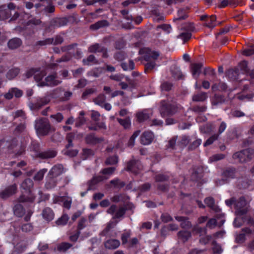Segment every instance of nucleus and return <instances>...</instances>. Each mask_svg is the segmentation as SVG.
<instances>
[{"label": "nucleus", "mask_w": 254, "mask_h": 254, "mask_svg": "<svg viewBox=\"0 0 254 254\" xmlns=\"http://www.w3.org/2000/svg\"><path fill=\"white\" fill-rule=\"evenodd\" d=\"M170 176L166 174H159L155 176L154 179L156 182H163L168 181Z\"/></svg>", "instance_id": "obj_41"}, {"label": "nucleus", "mask_w": 254, "mask_h": 254, "mask_svg": "<svg viewBox=\"0 0 254 254\" xmlns=\"http://www.w3.org/2000/svg\"><path fill=\"white\" fill-rule=\"evenodd\" d=\"M127 209L128 208L126 207V206L120 207L119 209L116 212L113 218L119 219L122 217H123Z\"/></svg>", "instance_id": "obj_42"}, {"label": "nucleus", "mask_w": 254, "mask_h": 254, "mask_svg": "<svg viewBox=\"0 0 254 254\" xmlns=\"http://www.w3.org/2000/svg\"><path fill=\"white\" fill-rule=\"evenodd\" d=\"M109 25V23L107 20H101L91 24L90 28L93 30H96L101 28L107 27Z\"/></svg>", "instance_id": "obj_29"}, {"label": "nucleus", "mask_w": 254, "mask_h": 254, "mask_svg": "<svg viewBox=\"0 0 254 254\" xmlns=\"http://www.w3.org/2000/svg\"><path fill=\"white\" fill-rule=\"evenodd\" d=\"M237 171L235 167L229 166L223 169L221 172L222 179L215 181L217 186H220L228 183L231 180L236 178Z\"/></svg>", "instance_id": "obj_4"}, {"label": "nucleus", "mask_w": 254, "mask_h": 254, "mask_svg": "<svg viewBox=\"0 0 254 254\" xmlns=\"http://www.w3.org/2000/svg\"><path fill=\"white\" fill-rule=\"evenodd\" d=\"M159 110L162 117L172 116L178 112L179 107L175 102L161 100Z\"/></svg>", "instance_id": "obj_2"}, {"label": "nucleus", "mask_w": 254, "mask_h": 254, "mask_svg": "<svg viewBox=\"0 0 254 254\" xmlns=\"http://www.w3.org/2000/svg\"><path fill=\"white\" fill-rule=\"evenodd\" d=\"M191 32H183L178 36V38L181 39L183 41V43L185 44L191 38Z\"/></svg>", "instance_id": "obj_44"}, {"label": "nucleus", "mask_w": 254, "mask_h": 254, "mask_svg": "<svg viewBox=\"0 0 254 254\" xmlns=\"http://www.w3.org/2000/svg\"><path fill=\"white\" fill-rule=\"evenodd\" d=\"M128 64L126 62L121 64V66L124 71H130L135 68V64L133 60H129Z\"/></svg>", "instance_id": "obj_38"}, {"label": "nucleus", "mask_w": 254, "mask_h": 254, "mask_svg": "<svg viewBox=\"0 0 254 254\" xmlns=\"http://www.w3.org/2000/svg\"><path fill=\"white\" fill-rule=\"evenodd\" d=\"M50 100L48 97L37 98L35 102H31L29 104L30 108L32 110H38L43 106L48 104Z\"/></svg>", "instance_id": "obj_13"}, {"label": "nucleus", "mask_w": 254, "mask_h": 254, "mask_svg": "<svg viewBox=\"0 0 254 254\" xmlns=\"http://www.w3.org/2000/svg\"><path fill=\"white\" fill-rule=\"evenodd\" d=\"M216 20V15H212L208 17L207 21L206 22L205 25L208 28H213L216 26L215 21Z\"/></svg>", "instance_id": "obj_45"}, {"label": "nucleus", "mask_w": 254, "mask_h": 254, "mask_svg": "<svg viewBox=\"0 0 254 254\" xmlns=\"http://www.w3.org/2000/svg\"><path fill=\"white\" fill-rule=\"evenodd\" d=\"M35 128L38 135H47L51 130V125L48 119L41 118L35 121Z\"/></svg>", "instance_id": "obj_6"}, {"label": "nucleus", "mask_w": 254, "mask_h": 254, "mask_svg": "<svg viewBox=\"0 0 254 254\" xmlns=\"http://www.w3.org/2000/svg\"><path fill=\"white\" fill-rule=\"evenodd\" d=\"M127 58V54L124 51L116 52L114 55V58L118 62H122Z\"/></svg>", "instance_id": "obj_48"}, {"label": "nucleus", "mask_w": 254, "mask_h": 254, "mask_svg": "<svg viewBox=\"0 0 254 254\" xmlns=\"http://www.w3.org/2000/svg\"><path fill=\"white\" fill-rule=\"evenodd\" d=\"M13 116L14 120L18 119L20 121V124L16 126L14 130L15 134H20L24 130L26 127L25 124L26 119L25 114L22 110H17L15 112L13 113Z\"/></svg>", "instance_id": "obj_9"}, {"label": "nucleus", "mask_w": 254, "mask_h": 254, "mask_svg": "<svg viewBox=\"0 0 254 254\" xmlns=\"http://www.w3.org/2000/svg\"><path fill=\"white\" fill-rule=\"evenodd\" d=\"M212 244L213 245L212 248L213 254H221L222 253L221 247L214 241L212 242Z\"/></svg>", "instance_id": "obj_64"}, {"label": "nucleus", "mask_w": 254, "mask_h": 254, "mask_svg": "<svg viewBox=\"0 0 254 254\" xmlns=\"http://www.w3.org/2000/svg\"><path fill=\"white\" fill-rule=\"evenodd\" d=\"M23 95V91L16 87L11 88L8 92L4 95V97L8 100L12 99L14 96L16 98H20Z\"/></svg>", "instance_id": "obj_18"}, {"label": "nucleus", "mask_w": 254, "mask_h": 254, "mask_svg": "<svg viewBox=\"0 0 254 254\" xmlns=\"http://www.w3.org/2000/svg\"><path fill=\"white\" fill-rule=\"evenodd\" d=\"M54 41L53 38H46L44 40H40L36 42L33 45L34 50H38L39 47L46 46L47 45L52 44Z\"/></svg>", "instance_id": "obj_27"}, {"label": "nucleus", "mask_w": 254, "mask_h": 254, "mask_svg": "<svg viewBox=\"0 0 254 254\" xmlns=\"http://www.w3.org/2000/svg\"><path fill=\"white\" fill-rule=\"evenodd\" d=\"M154 138V135L151 131H144L140 136V143L144 145H147L152 143Z\"/></svg>", "instance_id": "obj_15"}, {"label": "nucleus", "mask_w": 254, "mask_h": 254, "mask_svg": "<svg viewBox=\"0 0 254 254\" xmlns=\"http://www.w3.org/2000/svg\"><path fill=\"white\" fill-rule=\"evenodd\" d=\"M173 84L169 81H164L161 85V88L162 91L169 92L172 90Z\"/></svg>", "instance_id": "obj_56"}, {"label": "nucleus", "mask_w": 254, "mask_h": 254, "mask_svg": "<svg viewBox=\"0 0 254 254\" xmlns=\"http://www.w3.org/2000/svg\"><path fill=\"white\" fill-rule=\"evenodd\" d=\"M225 101L224 96L215 94L211 99V103L213 106L221 105Z\"/></svg>", "instance_id": "obj_31"}, {"label": "nucleus", "mask_w": 254, "mask_h": 254, "mask_svg": "<svg viewBox=\"0 0 254 254\" xmlns=\"http://www.w3.org/2000/svg\"><path fill=\"white\" fill-rule=\"evenodd\" d=\"M20 72V68L14 67L9 69L6 74V77L8 80H12L16 77Z\"/></svg>", "instance_id": "obj_34"}, {"label": "nucleus", "mask_w": 254, "mask_h": 254, "mask_svg": "<svg viewBox=\"0 0 254 254\" xmlns=\"http://www.w3.org/2000/svg\"><path fill=\"white\" fill-rule=\"evenodd\" d=\"M72 246V245L69 243L63 242L58 246L57 250L59 252H64L70 249Z\"/></svg>", "instance_id": "obj_49"}, {"label": "nucleus", "mask_w": 254, "mask_h": 254, "mask_svg": "<svg viewBox=\"0 0 254 254\" xmlns=\"http://www.w3.org/2000/svg\"><path fill=\"white\" fill-rule=\"evenodd\" d=\"M118 162V158L117 156H112L108 157L105 161L107 165H115Z\"/></svg>", "instance_id": "obj_60"}, {"label": "nucleus", "mask_w": 254, "mask_h": 254, "mask_svg": "<svg viewBox=\"0 0 254 254\" xmlns=\"http://www.w3.org/2000/svg\"><path fill=\"white\" fill-rule=\"evenodd\" d=\"M206 109L207 107L204 104H194L190 107V110L196 113L205 112Z\"/></svg>", "instance_id": "obj_36"}, {"label": "nucleus", "mask_w": 254, "mask_h": 254, "mask_svg": "<svg viewBox=\"0 0 254 254\" xmlns=\"http://www.w3.org/2000/svg\"><path fill=\"white\" fill-rule=\"evenodd\" d=\"M64 198L63 197H58L55 198L56 202H63V206L65 208L69 209L71 207V201L68 200H64Z\"/></svg>", "instance_id": "obj_55"}, {"label": "nucleus", "mask_w": 254, "mask_h": 254, "mask_svg": "<svg viewBox=\"0 0 254 254\" xmlns=\"http://www.w3.org/2000/svg\"><path fill=\"white\" fill-rule=\"evenodd\" d=\"M118 122L122 125L125 129H128L130 127L131 122L129 118L126 119H117Z\"/></svg>", "instance_id": "obj_54"}, {"label": "nucleus", "mask_w": 254, "mask_h": 254, "mask_svg": "<svg viewBox=\"0 0 254 254\" xmlns=\"http://www.w3.org/2000/svg\"><path fill=\"white\" fill-rule=\"evenodd\" d=\"M17 186L16 184L8 186L4 190L0 191V198L6 199L16 193Z\"/></svg>", "instance_id": "obj_12"}, {"label": "nucleus", "mask_w": 254, "mask_h": 254, "mask_svg": "<svg viewBox=\"0 0 254 254\" xmlns=\"http://www.w3.org/2000/svg\"><path fill=\"white\" fill-rule=\"evenodd\" d=\"M106 97L104 94H99L95 99L94 102L96 104L103 107V104L105 103Z\"/></svg>", "instance_id": "obj_50"}, {"label": "nucleus", "mask_w": 254, "mask_h": 254, "mask_svg": "<svg viewBox=\"0 0 254 254\" xmlns=\"http://www.w3.org/2000/svg\"><path fill=\"white\" fill-rule=\"evenodd\" d=\"M105 67H98L93 68L87 73V76L99 77L105 71Z\"/></svg>", "instance_id": "obj_25"}, {"label": "nucleus", "mask_w": 254, "mask_h": 254, "mask_svg": "<svg viewBox=\"0 0 254 254\" xmlns=\"http://www.w3.org/2000/svg\"><path fill=\"white\" fill-rule=\"evenodd\" d=\"M151 115V114L149 113L147 111H143L141 112H139L136 114L137 120L139 123L143 122L149 119Z\"/></svg>", "instance_id": "obj_33"}, {"label": "nucleus", "mask_w": 254, "mask_h": 254, "mask_svg": "<svg viewBox=\"0 0 254 254\" xmlns=\"http://www.w3.org/2000/svg\"><path fill=\"white\" fill-rule=\"evenodd\" d=\"M58 178H54L49 175L46 177L45 188L47 190H50L55 188L58 184Z\"/></svg>", "instance_id": "obj_19"}, {"label": "nucleus", "mask_w": 254, "mask_h": 254, "mask_svg": "<svg viewBox=\"0 0 254 254\" xmlns=\"http://www.w3.org/2000/svg\"><path fill=\"white\" fill-rule=\"evenodd\" d=\"M175 218L177 221L181 222V226L182 228L190 229L191 227V224L188 220V217L177 216Z\"/></svg>", "instance_id": "obj_24"}, {"label": "nucleus", "mask_w": 254, "mask_h": 254, "mask_svg": "<svg viewBox=\"0 0 254 254\" xmlns=\"http://www.w3.org/2000/svg\"><path fill=\"white\" fill-rule=\"evenodd\" d=\"M108 179V177L105 176L97 175L93 177L92 179L89 180L88 182V189L87 190H94L96 189V186L100 182H102Z\"/></svg>", "instance_id": "obj_14"}, {"label": "nucleus", "mask_w": 254, "mask_h": 254, "mask_svg": "<svg viewBox=\"0 0 254 254\" xmlns=\"http://www.w3.org/2000/svg\"><path fill=\"white\" fill-rule=\"evenodd\" d=\"M34 183L30 178L25 179L21 183L20 188L21 194L18 200L19 202H33L35 196L32 193Z\"/></svg>", "instance_id": "obj_1"}, {"label": "nucleus", "mask_w": 254, "mask_h": 254, "mask_svg": "<svg viewBox=\"0 0 254 254\" xmlns=\"http://www.w3.org/2000/svg\"><path fill=\"white\" fill-rule=\"evenodd\" d=\"M11 12L9 10L0 11V20H5L11 15Z\"/></svg>", "instance_id": "obj_59"}, {"label": "nucleus", "mask_w": 254, "mask_h": 254, "mask_svg": "<svg viewBox=\"0 0 254 254\" xmlns=\"http://www.w3.org/2000/svg\"><path fill=\"white\" fill-rule=\"evenodd\" d=\"M47 74L46 71L44 69L41 70V68L40 67V69L39 71H37L34 76V78L35 81L37 83V85L40 87V83L42 82H44V80H43V78L46 76Z\"/></svg>", "instance_id": "obj_30"}, {"label": "nucleus", "mask_w": 254, "mask_h": 254, "mask_svg": "<svg viewBox=\"0 0 254 254\" xmlns=\"http://www.w3.org/2000/svg\"><path fill=\"white\" fill-rule=\"evenodd\" d=\"M103 46L98 43H96L95 44L91 45L88 48V51L90 53H96L97 52L100 53L102 51V49L103 48Z\"/></svg>", "instance_id": "obj_46"}, {"label": "nucleus", "mask_w": 254, "mask_h": 254, "mask_svg": "<svg viewBox=\"0 0 254 254\" xmlns=\"http://www.w3.org/2000/svg\"><path fill=\"white\" fill-rule=\"evenodd\" d=\"M62 82V80L59 78L57 73L54 72L45 77L44 82L40 83V87H55L60 84Z\"/></svg>", "instance_id": "obj_10"}, {"label": "nucleus", "mask_w": 254, "mask_h": 254, "mask_svg": "<svg viewBox=\"0 0 254 254\" xmlns=\"http://www.w3.org/2000/svg\"><path fill=\"white\" fill-rule=\"evenodd\" d=\"M171 72L172 76L177 80L184 79V75L183 74L180 68L177 66H174L172 67Z\"/></svg>", "instance_id": "obj_26"}, {"label": "nucleus", "mask_w": 254, "mask_h": 254, "mask_svg": "<svg viewBox=\"0 0 254 254\" xmlns=\"http://www.w3.org/2000/svg\"><path fill=\"white\" fill-rule=\"evenodd\" d=\"M254 155V150L251 148L243 149L233 154L232 157L240 163H245L252 160Z\"/></svg>", "instance_id": "obj_7"}, {"label": "nucleus", "mask_w": 254, "mask_h": 254, "mask_svg": "<svg viewBox=\"0 0 254 254\" xmlns=\"http://www.w3.org/2000/svg\"><path fill=\"white\" fill-rule=\"evenodd\" d=\"M69 21L68 18L55 17L51 20L48 25L45 27L47 32H50L54 29L66 25Z\"/></svg>", "instance_id": "obj_8"}, {"label": "nucleus", "mask_w": 254, "mask_h": 254, "mask_svg": "<svg viewBox=\"0 0 254 254\" xmlns=\"http://www.w3.org/2000/svg\"><path fill=\"white\" fill-rule=\"evenodd\" d=\"M69 217L67 214H64L56 221V223L57 225H65L68 221Z\"/></svg>", "instance_id": "obj_51"}, {"label": "nucleus", "mask_w": 254, "mask_h": 254, "mask_svg": "<svg viewBox=\"0 0 254 254\" xmlns=\"http://www.w3.org/2000/svg\"><path fill=\"white\" fill-rule=\"evenodd\" d=\"M246 200L244 196H241L237 201H236L235 208L246 207Z\"/></svg>", "instance_id": "obj_53"}, {"label": "nucleus", "mask_w": 254, "mask_h": 254, "mask_svg": "<svg viewBox=\"0 0 254 254\" xmlns=\"http://www.w3.org/2000/svg\"><path fill=\"white\" fill-rule=\"evenodd\" d=\"M47 169L44 168L40 170L34 176L35 181H40L43 180L45 173L47 172Z\"/></svg>", "instance_id": "obj_47"}, {"label": "nucleus", "mask_w": 254, "mask_h": 254, "mask_svg": "<svg viewBox=\"0 0 254 254\" xmlns=\"http://www.w3.org/2000/svg\"><path fill=\"white\" fill-rule=\"evenodd\" d=\"M207 98V94L205 92H200L194 94L192 96V101L194 102H203Z\"/></svg>", "instance_id": "obj_39"}, {"label": "nucleus", "mask_w": 254, "mask_h": 254, "mask_svg": "<svg viewBox=\"0 0 254 254\" xmlns=\"http://www.w3.org/2000/svg\"><path fill=\"white\" fill-rule=\"evenodd\" d=\"M178 17L174 19V20H185L188 17V15L184 9H180L178 10L177 12Z\"/></svg>", "instance_id": "obj_52"}, {"label": "nucleus", "mask_w": 254, "mask_h": 254, "mask_svg": "<svg viewBox=\"0 0 254 254\" xmlns=\"http://www.w3.org/2000/svg\"><path fill=\"white\" fill-rule=\"evenodd\" d=\"M86 143L91 145H95L104 141L103 137H97L95 134L91 133L86 135L85 138Z\"/></svg>", "instance_id": "obj_20"}, {"label": "nucleus", "mask_w": 254, "mask_h": 254, "mask_svg": "<svg viewBox=\"0 0 254 254\" xmlns=\"http://www.w3.org/2000/svg\"><path fill=\"white\" fill-rule=\"evenodd\" d=\"M13 210L14 215L18 217H22L25 213L24 208L23 205L20 203L15 204Z\"/></svg>", "instance_id": "obj_28"}, {"label": "nucleus", "mask_w": 254, "mask_h": 254, "mask_svg": "<svg viewBox=\"0 0 254 254\" xmlns=\"http://www.w3.org/2000/svg\"><path fill=\"white\" fill-rule=\"evenodd\" d=\"M253 231L249 227H245L241 229V232L237 235L236 237V241L237 243L242 244L244 243L246 240V235H251Z\"/></svg>", "instance_id": "obj_16"}, {"label": "nucleus", "mask_w": 254, "mask_h": 254, "mask_svg": "<svg viewBox=\"0 0 254 254\" xmlns=\"http://www.w3.org/2000/svg\"><path fill=\"white\" fill-rule=\"evenodd\" d=\"M203 73L204 75H209L211 77H214L216 74L215 69L210 67L204 68Z\"/></svg>", "instance_id": "obj_62"}, {"label": "nucleus", "mask_w": 254, "mask_h": 254, "mask_svg": "<svg viewBox=\"0 0 254 254\" xmlns=\"http://www.w3.org/2000/svg\"><path fill=\"white\" fill-rule=\"evenodd\" d=\"M120 245V242L117 239H109L104 243L105 247L110 250H114L118 248Z\"/></svg>", "instance_id": "obj_22"}, {"label": "nucleus", "mask_w": 254, "mask_h": 254, "mask_svg": "<svg viewBox=\"0 0 254 254\" xmlns=\"http://www.w3.org/2000/svg\"><path fill=\"white\" fill-rule=\"evenodd\" d=\"M219 137V134H214L209 137L204 143V146H207L212 144L215 140H217Z\"/></svg>", "instance_id": "obj_61"}, {"label": "nucleus", "mask_w": 254, "mask_h": 254, "mask_svg": "<svg viewBox=\"0 0 254 254\" xmlns=\"http://www.w3.org/2000/svg\"><path fill=\"white\" fill-rule=\"evenodd\" d=\"M63 171L64 167L62 164H56L51 169L48 175L54 178H58L59 176L63 174Z\"/></svg>", "instance_id": "obj_17"}, {"label": "nucleus", "mask_w": 254, "mask_h": 254, "mask_svg": "<svg viewBox=\"0 0 254 254\" xmlns=\"http://www.w3.org/2000/svg\"><path fill=\"white\" fill-rule=\"evenodd\" d=\"M191 236V233L188 231H180L178 233L179 239L184 243L187 242Z\"/></svg>", "instance_id": "obj_35"}, {"label": "nucleus", "mask_w": 254, "mask_h": 254, "mask_svg": "<svg viewBox=\"0 0 254 254\" xmlns=\"http://www.w3.org/2000/svg\"><path fill=\"white\" fill-rule=\"evenodd\" d=\"M82 154L83 159H86L89 156L94 155V153L91 149L83 148Z\"/></svg>", "instance_id": "obj_63"}, {"label": "nucleus", "mask_w": 254, "mask_h": 254, "mask_svg": "<svg viewBox=\"0 0 254 254\" xmlns=\"http://www.w3.org/2000/svg\"><path fill=\"white\" fill-rule=\"evenodd\" d=\"M42 215L44 219L48 221H52L54 217V213L53 210L49 208H44L42 212Z\"/></svg>", "instance_id": "obj_32"}, {"label": "nucleus", "mask_w": 254, "mask_h": 254, "mask_svg": "<svg viewBox=\"0 0 254 254\" xmlns=\"http://www.w3.org/2000/svg\"><path fill=\"white\" fill-rule=\"evenodd\" d=\"M204 203L211 210L217 211V207L215 205V199L211 196H208L204 199Z\"/></svg>", "instance_id": "obj_37"}, {"label": "nucleus", "mask_w": 254, "mask_h": 254, "mask_svg": "<svg viewBox=\"0 0 254 254\" xmlns=\"http://www.w3.org/2000/svg\"><path fill=\"white\" fill-rule=\"evenodd\" d=\"M203 64L202 63H194L191 65V71L193 77L197 79L200 73L201 68L203 67Z\"/></svg>", "instance_id": "obj_21"}, {"label": "nucleus", "mask_w": 254, "mask_h": 254, "mask_svg": "<svg viewBox=\"0 0 254 254\" xmlns=\"http://www.w3.org/2000/svg\"><path fill=\"white\" fill-rule=\"evenodd\" d=\"M110 184L113 185L115 188L119 189L124 188L126 185L125 182L121 181L118 178H115L112 180L110 181Z\"/></svg>", "instance_id": "obj_40"}, {"label": "nucleus", "mask_w": 254, "mask_h": 254, "mask_svg": "<svg viewBox=\"0 0 254 254\" xmlns=\"http://www.w3.org/2000/svg\"><path fill=\"white\" fill-rule=\"evenodd\" d=\"M125 195L123 194H119L114 195L111 198L112 202L118 203L119 202H124L125 201Z\"/></svg>", "instance_id": "obj_58"}, {"label": "nucleus", "mask_w": 254, "mask_h": 254, "mask_svg": "<svg viewBox=\"0 0 254 254\" xmlns=\"http://www.w3.org/2000/svg\"><path fill=\"white\" fill-rule=\"evenodd\" d=\"M5 144L9 152L14 153L16 156H19L25 152V146L22 144L19 145L16 137L6 140Z\"/></svg>", "instance_id": "obj_5"}, {"label": "nucleus", "mask_w": 254, "mask_h": 254, "mask_svg": "<svg viewBox=\"0 0 254 254\" xmlns=\"http://www.w3.org/2000/svg\"><path fill=\"white\" fill-rule=\"evenodd\" d=\"M190 140L189 136L183 135L181 137V140L178 141V144L181 147H185L189 143Z\"/></svg>", "instance_id": "obj_57"}, {"label": "nucleus", "mask_w": 254, "mask_h": 254, "mask_svg": "<svg viewBox=\"0 0 254 254\" xmlns=\"http://www.w3.org/2000/svg\"><path fill=\"white\" fill-rule=\"evenodd\" d=\"M227 85L225 83L223 82H219L218 84H213L212 87V89L213 90H218L219 91H225L227 90Z\"/></svg>", "instance_id": "obj_43"}, {"label": "nucleus", "mask_w": 254, "mask_h": 254, "mask_svg": "<svg viewBox=\"0 0 254 254\" xmlns=\"http://www.w3.org/2000/svg\"><path fill=\"white\" fill-rule=\"evenodd\" d=\"M142 167L141 162L139 160L132 159L127 162L125 169L127 172L137 175L142 169Z\"/></svg>", "instance_id": "obj_11"}, {"label": "nucleus", "mask_w": 254, "mask_h": 254, "mask_svg": "<svg viewBox=\"0 0 254 254\" xmlns=\"http://www.w3.org/2000/svg\"><path fill=\"white\" fill-rule=\"evenodd\" d=\"M22 44V40L18 38H13L9 40L7 43L9 49L14 50L19 48Z\"/></svg>", "instance_id": "obj_23"}, {"label": "nucleus", "mask_w": 254, "mask_h": 254, "mask_svg": "<svg viewBox=\"0 0 254 254\" xmlns=\"http://www.w3.org/2000/svg\"><path fill=\"white\" fill-rule=\"evenodd\" d=\"M30 149L35 152V156L36 158L41 159L53 158L57 155V151L52 149L44 151H40V145L37 141L31 142Z\"/></svg>", "instance_id": "obj_3"}]
</instances>
